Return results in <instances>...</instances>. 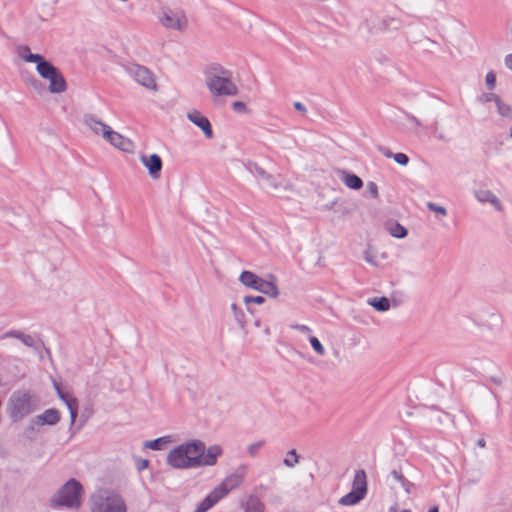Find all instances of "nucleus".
Wrapping results in <instances>:
<instances>
[{
    "label": "nucleus",
    "instance_id": "obj_1",
    "mask_svg": "<svg viewBox=\"0 0 512 512\" xmlns=\"http://www.w3.org/2000/svg\"><path fill=\"white\" fill-rule=\"evenodd\" d=\"M221 454L222 449L219 445H212L206 449L201 440H192L172 449L167 455V464L176 469L213 466Z\"/></svg>",
    "mask_w": 512,
    "mask_h": 512
},
{
    "label": "nucleus",
    "instance_id": "obj_2",
    "mask_svg": "<svg viewBox=\"0 0 512 512\" xmlns=\"http://www.w3.org/2000/svg\"><path fill=\"white\" fill-rule=\"evenodd\" d=\"M205 84L214 97L238 94V88L232 81L231 72L221 66H213L206 72Z\"/></svg>",
    "mask_w": 512,
    "mask_h": 512
},
{
    "label": "nucleus",
    "instance_id": "obj_3",
    "mask_svg": "<svg viewBox=\"0 0 512 512\" xmlns=\"http://www.w3.org/2000/svg\"><path fill=\"white\" fill-rule=\"evenodd\" d=\"M92 512H126L123 498L109 489H99L90 498Z\"/></svg>",
    "mask_w": 512,
    "mask_h": 512
},
{
    "label": "nucleus",
    "instance_id": "obj_4",
    "mask_svg": "<svg viewBox=\"0 0 512 512\" xmlns=\"http://www.w3.org/2000/svg\"><path fill=\"white\" fill-rule=\"evenodd\" d=\"M81 493V484L75 479H70L59 489L53 502L57 506L78 509L81 505Z\"/></svg>",
    "mask_w": 512,
    "mask_h": 512
},
{
    "label": "nucleus",
    "instance_id": "obj_5",
    "mask_svg": "<svg viewBox=\"0 0 512 512\" xmlns=\"http://www.w3.org/2000/svg\"><path fill=\"white\" fill-rule=\"evenodd\" d=\"M9 411L14 421L23 419L33 411L31 396L26 392H15L9 400Z\"/></svg>",
    "mask_w": 512,
    "mask_h": 512
},
{
    "label": "nucleus",
    "instance_id": "obj_6",
    "mask_svg": "<svg viewBox=\"0 0 512 512\" xmlns=\"http://www.w3.org/2000/svg\"><path fill=\"white\" fill-rule=\"evenodd\" d=\"M159 23L166 29L183 32L188 27V19L183 11L164 8L158 15Z\"/></svg>",
    "mask_w": 512,
    "mask_h": 512
},
{
    "label": "nucleus",
    "instance_id": "obj_7",
    "mask_svg": "<svg viewBox=\"0 0 512 512\" xmlns=\"http://www.w3.org/2000/svg\"><path fill=\"white\" fill-rule=\"evenodd\" d=\"M248 472V466L245 464L239 465L236 470L227 476L221 484H219L215 489L223 498L225 497L231 490L237 488L243 482L246 474Z\"/></svg>",
    "mask_w": 512,
    "mask_h": 512
},
{
    "label": "nucleus",
    "instance_id": "obj_8",
    "mask_svg": "<svg viewBox=\"0 0 512 512\" xmlns=\"http://www.w3.org/2000/svg\"><path fill=\"white\" fill-rule=\"evenodd\" d=\"M128 73L140 85L150 90H156V82L153 73L146 67L133 64L128 67Z\"/></svg>",
    "mask_w": 512,
    "mask_h": 512
},
{
    "label": "nucleus",
    "instance_id": "obj_9",
    "mask_svg": "<svg viewBox=\"0 0 512 512\" xmlns=\"http://www.w3.org/2000/svg\"><path fill=\"white\" fill-rule=\"evenodd\" d=\"M26 62L36 63V70L38 74L44 79L49 78L57 69L49 61L45 60V58L40 54H29L26 57Z\"/></svg>",
    "mask_w": 512,
    "mask_h": 512
},
{
    "label": "nucleus",
    "instance_id": "obj_10",
    "mask_svg": "<svg viewBox=\"0 0 512 512\" xmlns=\"http://www.w3.org/2000/svg\"><path fill=\"white\" fill-rule=\"evenodd\" d=\"M251 172L263 182L266 189L277 190L282 186L281 181H279L276 176L268 173L264 168L257 164H253Z\"/></svg>",
    "mask_w": 512,
    "mask_h": 512
},
{
    "label": "nucleus",
    "instance_id": "obj_11",
    "mask_svg": "<svg viewBox=\"0 0 512 512\" xmlns=\"http://www.w3.org/2000/svg\"><path fill=\"white\" fill-rule=\"evenodd\" d=\"M104 139L107 140L114 147L124 152H131L134 148V145L131 140L125 138L118 132L113 131L111 128L109 129V131L105 132Z\"/></svg>",
    "mask_w": 512,
    "mask_h": 512
},
{
    "label": "nucleus",
    "instance_id": "obj_12",
    "mask_svg": "<svg viewBox=\"0 0 512 512\" xmlns=\"http://www.w3.org/2000/svg\"><path fill=\"white\" fill-rule=\"evenodd\" d=\"M187 118L203 131L207 139L213 138L212 126L207 117L203 116L199 111L194 110L187 114Z\"/></svg>",
    "mask_w": 512,
    "mask_h": 512
},
{
    "label": "nucleus",
    "instance_id": "obj_13",
    "mask_svg": "<svg viewBox=\"0 0 512 512\" xmlns=\"http://www.w3.org/2000/svg\"><path fill=\"white\" fill-rule=\"evenodd\" d=\"M142 164L148 169L149 175L153 179H158L162 170V159L158 154L140 157Z\"/></svg>",
    "mask_w": 512,
    "mask_h": 512
},
{
    "label": "nucleus",
    "instance_id": "obj_14",
    "mask_svg": "<svg viewBox=\"0 0 512 512\" xmlns=\"http://www.w3.org/2000/svg\"><path fill=\"white\" fill-rule=\"evenodd\" d=\"M46 80L49 81V92L53 94L63 93L67 89L66 81L58 69H56L49 78H46Z\"/></svg>",
    "mask_w": 512,
    "mask_h": 512
},
{
    "label": "nucleus",
    "instance_id": "obj_15",
    "mask_svg": "<svg viewBox=\"0 0 512 512\" xmlns=\"http://www.w3.org/2000/svg\"><path fill=\"white\" fill-rule=\"evenodd\" d=\"M474 196L479 202L490 203L496 210H502L501 201L492 191L485 189L476 190Z\"/></svg>",
    "mask_w": 512,
    "mask_h": 512
},
{
    "label": "nucleus",
    "instance_id": "obj_16",
    "mask_svg": "<svg viewBox=\"0 0 512 512\" xmlns=\"http://www.w3.org/2000/svg\"><path fill=\"white\" fill-rule=\"evenodd\" d=\"M84 123L96 134L105 137V132L111 128L107 124L103 123L96 116L92 114H86L84 116Z\"/></svg>",
    "mask_w": 512,
    "mask_h": 512
},
{
    "label": "nucleus",
    "instance_id": "obj_17",
    "mask_svg": "<svg viewBox=\"0 0 512 512\" xmlns=\"http://www.w3.org/2000/svg\"><path fill=\"white\" fill-rule=\"evenodd\" d=\"M239 281L247 288L258 291L263 279L251 271H243L239 276Z\"/></svg>",
    "mask_w": 512,
    "mask_h": 512
},
{
    "label": "nucleus",
    "instance_id": "obj_18",
    "mask_svg": "<svg viewBox=\"0 0 512 512\" xmlns=\"http://www.w3.org/2000/svg\"><path fill=\"white\" fill-rule=\"evenodd\" d=\"M60 420V413L57 409L51 408L45 410L42 414L36 416L38 425H55Z\"/></svg>",
    "mask_w": 512,
    "mask_h": 512
},
{
    "label": "nucleus",
    "instance_id": "obj_19",
    "mask_svg": "<svg viewBox=\"0 0 512 512\" xmlns=\"http://www.w3.org/2000/svg\"><path fill=\"white\" fill-rule=\"evenodd\" d=\"M339 173L340 179L348 188L353 190H359L363 187L362 179L356 174H353L346 170H340Z\"/></svg>",
    "mask_w": 512,
    "mask_h": 512
},
{
    "label": "nucleus",
    "instance_id": "obj_20",
    "mask_svg": "<svg viewBox=\"0 0 512 512\" xmlns=\"http://www.w3.org/2000/svg\"><path fill=\"white\" fill-rule=\"evenodd\" d=\"M244 512H264V503L256 496L250 495L241 502Z\"/></svg>",
    "mask_w": 512,
    "mask_h": 512
},
{
    "label": "nucleus",
    "instance_id": "obj_21",
    "mask_svg": "<svg viewBox=\"0 0 512 512\" xmlns=\"http://www.w3.org/2000/svg\"><path fill=\"white\" fill-rule=\"evenodd\" d=\"M6 338H16L20 340L25 346L27 347H35V339L33 336L25 334L19 330H11L8 331L0 336V340L6 339Z\"/></svg>",
    "mask_w": 512,
    "mask_h": 512
},
{
    "label": "nucleus",
    "instance_id": "obj_22",
    "mask_svg": "<svg viewBox=\"0 0 512 512\" xmlns=\"http://www.w3.org/2000/svg\"><path fill=\"white\" fill-rule=\"evenodd\" d=\"M222 497L214 488V490L203 500L201 501L194 512H207L210 508H212Z\"/></svg>",
    "mask_w": 512,
    "mask_h": 512
},
{
    "label": "nucleus",
    "instance_id": "obj_23",
    "mask_svg": "<svg viewBox=\"0 0 512 512\" xmlns=\"http://www.w3.org/2000/svg\"><path fill=\"white\" fill-rule=\"evenodd\" d=\"M352 490L358 492L359 494H362L363 496L366 495L367 492V481H366V473L364 470H357L354 475L353 483H352Z\"/></svg>",
    "mask_w": 512,
    "mask_h": 512
},
{
    "label": "nucleus",
    "instance_id": "obj_24",
    "mask_svg": "<svg viewBox=\"0 0 512 512\" xmlns=\"http://www.w3.org/2000/svg\"><path fill=\"white\" fill-rule=\"evenodd\" d=\"M258 292H261L271 298H277L279 295V290L276 286V284L273 281H262V284L260 285V288Z\"/></svg>",
    "mask_w": 512,
    "mask_h": 512
},
{
    "label": "nucleus",
    "instance_id": "obj_25",
    "mask_svg": "<svg viewBox=\"0 0 512 512\" xmlns=\"http://www.w3.org/2000/svg\"><path fill=\"white\" fill-rule=\"evenodd\" d=\"M365 496L358 492L351 490L348 494L340 498L339 504L343 506H351L360 502Z\"/></svg>",
    "mask_w": 512,
    "mask_h": 512
},
{
    "label": "nucleus",
    "instance_id": "obj_26",
    "mask_svg": "<svg viewBox=\"0 0 512 512\" xmlns=\"http://www.w3.org/2000/svg\"><path fill=\"white\" fill-rule=\"evenodd\" d=\"M231 311L233 313L234 320L238 324L239 328L243 330L246 327V316L244 311L235 303L231 304Z\"/></svg>",
    "mask_w": 512,
    "mask_h": 512
},
{
    "label": "nucleus",
    "instance_id": "obj_27",
    "mask_svg": "<svg viewBox=\"0 0 512 512\" xmlns=\"http://www.w3.org/2000/svg\"><path fill=\"white\" fill-rule=\"evenodd\" d=\"M368 304L380 312H385L390 308V301L386 297L369 299Z\"/></svg>",
    "mask_w": 512,
    "mask_h": 512
},
{
    "label": "nucleus",
    "instance_id": "obj_28",
    "mask_svg": "<svg viewBox=\"0 0 512 512\" xmlns=\"http://www.w3.org/2000/svg\"><path fill=\"white\" fill-rule=\"evenodd\" d=\"M388 231L393 237L399 239L406 237L408 233L407 229L398 222L389 224Z\"/></svg>",
    "mask_w": 512,
    "mask_h": 512
},
{
    "label": "nucleus",
    "instance_id": "obj_29",
    "mask_svg": "<svg viewBox=\"0 0 512 512\" xmlns=\"http://www.w3.org/2000/svg\"><path fill=\"white\" fill-rule=\"evenodd\" d=\"M67 409L70 413V425L72 426L75 423V420L78 415V401L76 398H68V401L65 402Z\"/></svg>",
    "mask_w": 512,
    "mask_h": 512
},
{
    "label": "nucleus",
    "instance_id": "obj_30",
    "mask_svg": "<svg viewBox=\"0 0 512 512\" xmlns=\"http://www.w3.org/2000/svg\"><path fill=\"white\" fill-rule=\"evenodd\" d=\"M170 440L168 437H160L152 441H147L145 443V447L152 450H161L163 445L169 443Z\"/></svg>",
    "mask_w": 512,
    "mask_h": 512
},
{
    "label": "nucleus",
    "instance_id": "obj_31",
    "mask_svg": "<svg viewBox=\"0 0 512 512\" xmlns=\"http://www.w3.org/2000/svg\"><path fill=\"white\" fill-rule=\"evenodd\" d=\"M299 463V455L295 449L290 450L287 453V457L283 460V464L286 467L293 468Z\"/></svg>",
    "mask_w": 512,
    "mask_h": 512
},
{
    "label": "nucleus",
    "instance_id": "obj_32",
    "mask_svg": "<svg viewBox=\"0 0 512 512\" xmlns=\"http://www.w3.org/2000/svg\"><path fill=\"white\" fill-rule=\"evenodd\" d=\"M309 342L317 355H319V356L325 355V353H326L325 348L317 337L310 336Z\"/></svg>",
    "mask_w": 512,
    "mask_h": 512
},
{
    "label": "nucleus",
    "instance_id": "obj_33",
    "mask_svg": "<svg viewBox=\"0 0 512 512\" xmlns=\"http://www.w3.org/2000/svg\"><path fill=\"white\" fill-rule=\"evenodd\" d=\"M265 445L264 440H260L254 443H251L247 446V453L250 457L254 458L258 455L260 449Z\"/></svg>",
    "mask_w": 512,
    "mask_h": 512
},
{
    "label": "nucleus",
    "instance_id": "obj_34",
    "mask_svg": "<svg viewBox=\"0 0 512 512\" xmlns=\"http://www.w3.org/2000/svg\"><path fill=\"white\" fill-rule=\"evenodd\" d=\"M427 208L430 211H432V212H434L436 214H439V215H441L443 217L447 215V210H446L445 207L437 205V204H435L433 202H428L427 203Z\"/></svg>",
    "mask_w": 512,
    "mask_h": 512
},
{
    "label": "nucleus",
    "instance_id": "obj_35",
    "mask_svg": "<svg viewBox=\"0 0 512 512\" xmlns=\"http://www.w3.org/2000/svg\"><path fill=\"white\" fill-rule=\"evenodd\" d=\"M391 476L394 480L401 483L402 486L411 485V483L403 476L401 471L393 470Z\"/></svg>",
    "mask_w": 512,
    "mask_h": 512
},
{
    "label": "nucleus",
    "instance_id": "obj_36",
    "mask_svg": "<svg viewBox=\"0 0 512 512\" xmlns=\"http://www.w3.org/2000/svg\"><path fill=\"white\" fill-rule=\"evenodd\" d=\"M366 189L372 198L377 199L379 197L378 186L375 182L369 181L366 185Z\"/></svg>",
    "mask_w": 512,
    "mask_h": 512
},
{
    "label": "nucleus",
    "instance_id": "obj_37",
    "mask_svg": "<svg viewBox=\"0 0 512 512\" xmlns=\"http://www.w3.org/2000/svg\"><path fill=\"white\" fill-rule=\"evenodd\" d=\"M486 85L488 89L493 90L496 84V75L493 71H490L486 74L485 77Z\"/></svg>",
    "mask_w": 512,
    "mask_h": 512
},
{
    "label": "nucleus",
    "instance_id": "obj_38",
    "mask_svg": "<svg viewBox=\"0 0 512 512\" xmlns=\"http://www.w3.org/2000/svg\"><path fill=\"white\" fill-rule=\"evenodd\" d=\"M243 301L245 304L255 303L261 305L265 302V298L263 296H245Z\"/></svg>",
    "mask_w": 512,
    "mask_h": 512
},
{
    "label": "nucleus",
    "instance_id": "obj_39",
    "mask_svg": "<svg viewBox=\"0 0 512 512\" xmlns=\"http://www.w3.org/2000/svg\"><path fill=\"white\" fill-rule=\"evenodd\" d=\"M54 387H55V390L57 392V395L58 397L65 403L66 401H68V398H73V396H71L70 394L68 393H65L61 390L60 388V385L56 382H54Z\"/></svg>",
    "mask_w": 512,
    "mask_h": 512
},
{
    "label": "nucleus",
    "instance_id": "obj_40",
    "mask_svg": "<svg viewBox=\"0 0 512 512\" xmlns=\"http://www.w3.org/2000/svg\"><path fill=\"white\" fill-rule=\"evenodd\" d=\"M393 158H394L395 162H397L398 164L403 165V166L407 165L409 162L408 156L404 153H396V154H394Z\"/></svg>",
    "mask_w": 512,
    "mask_h": 512
},
{
    "label": "nucleus",
    "instance_id": "obj_41",
    "mask_svg": "<svg viewBox=\"0 0 512 512\" xmlns=\"http://www.w3.org/2000/svg\"><path fill=\"white\" fill-rule=\"evenodd\" d=\"M290 328L302 333H310L312 331L309 326L304 324H291Z\"/></svg>",
    "mask_w": 512,
    "mask_h": 512
},
{
    "label": "nucleus",
    "instance_id": "obj_42",
    "mask_svg": "<svg viewBox=\"0 0 512 512\" xmlns=\"http://www.w3.org/2000/svg\"><path fill=\"white\" fill-rule=\"evenodd\" d=\"M232 108L239 113H244L247 110L246 104L241 101H236L232 104Z\"/></svg>",
    "mask_w": 512,
    "mask_h": 512
},
{
    "label": "nucleus",
    "instance_id": "obj_43",
    "mask_svg": "<svg viewBox=\"0 0 512 512\" xmlns=\"http://www.w3.org/2000/svg\"><path fill=\"white\" fill-rule=\"evenodd\" d=\"M498 111L504 117H507L511 114V108L505 104H498Z\"/></svg>",
    "mask_w": 512,
    "mask_h": 512
},
{
    "label": "nucleus",
    "instance_id": "obj_44",
    "mask_svg": "<svg viewBox=\"0 0 512 512\" xmlns=\"http://www.w3.org/2000/svg\"><path fill=\"white\" fill-rule=\"evenodd\" d=\"M148 464H149L148 460H146V459H139L137 461V469L141 471V470L147 468Z\"/></svg>",
    "mask_w": 512,
    "mask_h": 512
},
{
    "label": "nucleus",
    "instance_id": "obj_45",
    "mask_svg": "<svg viewBox=\"0 0 512 512\" xmlns=\"http://www.w3.org/2000/svg\"><path fill=\"white\" fill-rule=\"evenodd\" d=\"M29 54H32L31 51H30V48L28 46H24L21 48L20 50V56L26 61V57L29 55Z\"/></svg>",
    "mask_w": 512,
    "mask_h": 512
},
{
    "label": "nucleus",
    "instance_id": "obj_46",
    "mask_svg": "<svg viewBox=\"0 0 512 512\" xmlns=\"http://www.w3.org/2000/svg\"><path fill=\"white\" fill-rule=\"evenodd\" d=\"M364 258L368 263L376 265L375 257L371 255L368 251L365 252Z\"/></svg>",
    "mask_w": 512,
    "mask_h": 512
},
{
    "label": "nucleus",
    "instance_id": "obj_47",
    "mask_svg": "<svg viewBox=\"0 0 512 512\" xmlns=\"http://www.w3.org/2000/svg\"><path fill=\"white\" fill-rule=\"evenodd\" d=\"M406 118L416 126H421V122L413 115L406 114Z\"/></svg>",
    "mask_w": 512,
    "mask_h": 512
},
{
    "label": "nucleus",
    "instance_id": "obj_48",
    "mask_svg": "<svg viewBox=\"0 0 512 512\" xmlns=\"http://www.w3.org/2000/svg\"><path fill=\"white\" fill-rule=\"evenodd\" d=\"M505 65L512 71V54H509L505 57Z\"/></svg>",
    "mask_w": 512,
    "mask_h": 512
},
{
    "label": "nucleus",
    "instance_id": "obj_49",
    "mask_svg": "<svg viewBox=\"0 0 512 512\" xmlns=\"http://www.w3.org/2000/svg\"><path fill=\"white\" fill-rule=\"evenodd\" d=\"M294 108L300 112H306V107L301 102H295Z\"/></svg>",
    "mask_w": 512,
    "mask_h": 512
},
{
    "label": "nucleus",
    "instance_id": "obj_50",
    "mask_svg": "<svg viewBox=\"0 0 512 512\" xmlns=\"http://www.w3.org/2000/svg\"><path fill=\"white\" fill-rule=\"evenodd\" d=\"M490 381L496 385H501L502 384V380L501 378L499 377H491L490 378Z\"/></svg>",
    "mask_w": 512,
    "mask_h": 512
},
{
    "label": "nucleus",
    "instance_id": "obj_51",
    "mask_svg": "<svg viewBox=\"0 0 512 512\" xmlns=\"http://www.w3.org/2000/svg\"><path fill=\"white\" fill-rule=\"evenodd\" d=\"M477 445L481 448H484L486 446V441L484 438H480L478 441H477Z\"/></svg>",
    "mask_w": 512,
    "mask_h": 512
},
{
    "label": "nucleus",
    "instance_id": "obj_52",
    "mask_svg": "<svg viewBox=\"0 0 512 512\" xmlns=\"http://www.w3.org/2000/svg\"><path fill=\"white\" fill-rule=\"evenodd\" d=\"M437 138L441 141H449V138H447L443 133H439Z\"/></svg>",
    "mask_w": 512,
    "mask_h": 512
},
{
    "label": "nucleus",
    "instance_id": "obj_53",
    "mask_svg": "<svg viewBox=\"0 0 512 512\" xmlns=\"http://www.w3.org/2000/svg\"><path fill=\"white\" fill-rule=\"evenodd\" d=\"M428 512H439V508L437 506H434L430 508Z\"/></svg>",
    "mask_w": 512,
    "mask_h": 512
},
{
    "label": "nucleus",
    "instance_id": "obj_54",
    "mask_svg": "<svg viewBox=\"0 0 512 512\" xmlns=\"http://www.w3.org/2000/svg\"><path fill=\"white\" fill-rule=\"evenodd\" d=\"M411 486H412V484H411V485L402 486V487L406 490V492H408V493H409V492H410V487H411Z\"/></svg>",
    "mask_w": 512,
    "mask_h": 512
},
{
    "label": "nucleus",
    "instance_id": "obj_55",
    "mask_svg": "<svg viewBox=\"0 0 512 512\" xmlns=\"http://www.w3.org/2000/svg\"><path fill=\"white\" fill-rule=\"evenodd\" d=\"M264 332H265V334H267V335H268V334L270 333L269 328H266V329L264 330Z\"/></svg>",
    "mask_w": 512,
    "mask_h": 512
},
{
    "label": "nucleus",
    "instance_id": "obj_56",
    "mask_svg": "<svg viewBox=\"0 0 512 512\" xmlns=\"http://www.w3.org/2000/svg\"><path fill=\"white\" fill-rule=\"evenodd\" d=\"M255 326L259 327L260 326V322L259 321H255Z\"/></svg>",
    "mask_w": 512,
    "mask_h": 512
},
{
    "label": "nucleus",
    "instance_id": "obj_57",
    "mask_svg": "<svg viewBox=\"0 0 512 512\" xmlns=\"http://www.w3.org/2000/svg\"><path fill=\"white\" fill-rule=\"evenodd\" d=\"M401 512H411V511L408 509H405V510H402Z\"/></svg>",
    "mask_w": 512,
    "mask_h": 512
},
{
    "label": "nucleus",
    "instance_id": "obj_58",
    "mask_svg": "<svg viewBox=\"0 0 512 512\" xmlns=\"http://www.w3.org/2000/svg\"><path fill=\"white\" fill-rule=\"evenodd\" d=\"M510 137L512 138V126H511V129H510Z\"/></svg>",
    "mask_w": 512,
    "mask_h": 512
}]
</instances>
